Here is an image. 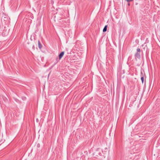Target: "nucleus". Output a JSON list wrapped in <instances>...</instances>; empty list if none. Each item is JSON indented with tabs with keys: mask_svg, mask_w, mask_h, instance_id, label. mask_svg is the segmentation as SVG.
Segmentation results:
<instances>
[{
	"mask_svg": "<svg viewBox=\"0 0 160 160\" xmlns=\"http://www.w3.org/2000/svg\"><path fill=\"white\" fill-rule=\"evenodd\" d=\"M141 80L142 81V82H143V80H144V78H143V77H142L141 78Z\"/></svg>",
	"mask_w": 160,
	"mask_h": 160,
	"instance_id": "obj_3",
	"label": "nucleus"
},
{
	"mask_svg": "<svg viewBox=\"0 0 160 160\" xmlns=\"http://www.w3.org/2000/svg\"><path fill=\"white\" fill-rule=\"evenodd\" d=\"M127 1L128 2H129V1H129V0H127Z\"/></svg>",
	"mask_w": 160,
	"mask_h": 160,
	"instance_id": "obj_5",
	"label": "nucleus"
},
{
	"mask_svg": "<svg viewBox=\"0 0 160 160\" xmlns=\"http://www.w3.org/2000/svg\"><path fill=\"white\" fill-rule=\"evenodd\" d=\"M137 51L138 52H140V49L139 48H138L137 49Z\"/></svg>",
	"mask_w": 160,
	"mask_h": 160,
	"instance_id": "obj_4",
	"label": "nucleus"
},
{
	"mask_svg": "<svg viewBox=\"0 0 160 160\" xmlns=\"http://www.w3.org/2000/svg\"><path fill=\"white\" fill-rule=\"evenodd\" d=\"M107 25L105 26L104 27V28H103V31L104 32H105L106 31H107Z\"/></svg>",
	"mask_w": 160,
	"mask_h": 160,
	"instance_id": "obj_2",
	"label": "nucleus"
},
{
	"mask_svg": "<svg viewBox=\"0 0 160 160\" xmlns=\"http://www.w3.org/2000/svg\"><path fill=\"white\" fill-rule=\"evenodd\" d=\"M133 0H129V1H132Z\"/></svg>",
	"mask_w": 160,
	"mask_h": 160,
	"instance_id": "obj_6",
	"label": "nucleus"
},
{
	"mask_svg": "<svg viewBox=\"0 0 160 160\" xmlns=\"http://www.w3.org/2000/svg\"><path fill=\"white\" fill-rule=\"evenodd\" d=\"M64 54V52H62L59 55V59L60 60L63 56Z\"/></svg>",
	"mask_w": 160,
	"mask_h": 160,
	"instance_id": "obj_1",
	"label": "nucleus"
}]
</instances>
